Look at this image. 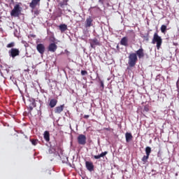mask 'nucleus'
Listing matches in <instances>:
<instances>
[{
    "label": "nucleus",
    "mask_w": 179,
    "mask_h": 179,
    "mask_svg": "<svg viewBox=\"0 0 179 179\" xmlns=\"http://www.w3.org/2000/svg\"><path fill=\"white\" fill-rule=\"evenodd\" d=\"M22 3H18L14 6L13 9L10 11V16L19 17L22 15Z\"/></svg>",
    "instance_id": "1"
},
{
    "label": "nucleus",
    "mask_w": 179,
    "mask_h": 179,
    "mask_svg": "<svg viewBox=\"0 0 179 179\" xmlns=\"http://www.w3.org/2000/svg\"><path fill=\"white\" fill-rule=\"evenodd\" d=\"M128 65L130 68H134L136 63L138 62V56H136V53L132 52L129 55L128 57Z\"/></svg>",
    "instance_id": "2"
},
{
    "label": "nucleus",
    "mask_w": 179,
    "mask_h": 179,
    "mask_svg": "<svg viewBox=\"0 0 179 179\" xmlns=\"http://www.w3.org/2000/svg\"><path fill=\"white\" fill-rule=\"evenodd\" d=\"M156 43L157 50H160L162 44H163V39H162V36H159L157 33L154 34L153 38L152 41V44Z\"/></svg>",
    "instance_id": "3"
},
{
    "label": "nucleus",
    "mask_w": 179,
    "mask_h": 179,
    "mask_svg": "<svg viewBox=\"0 0 179 179\" xmlns=\"http://www.w3.org/2000/svg\"><path fill=\"white\" fill-rule=\"evenodd\" d=\"M8 55L10 58H13V59H15L16 57H19L20 55V50H19V48H13L8 50Z\"/></svg>",
    "instance_id": "4"
},
{
    "label": "nucleus",
    "mask_w": 179,
    "mask_h": 179,
    "mask_svg": "<svg viewBox=\"0 0 179 179\" xmlns=\"http://www.w3.org/2000/svg\"><path fill=\"white\" fill-rule=\"evenodd\" d=\"M36 50L41 55H44V53L45 52V45L43 43H39L36 45Z\"/></svg>",
    "instance_id": "5"
},
{
    "label": "nucleus",
    "mask_w": 179,
    "mask_h": 179,
    "mask_svg": "<svg viewBox=\"0 0 179 179\" xmlns=\"http://www.w3.org/2000/svg\"><path fill=\"white\" fill-rule=\"evenodd\" d=\"M89 43L91 47L94 49H95L96 47H97V45H100V41L96 38H94L93 39H90Z\"/></svg>",
    "instance_id": "6"
},
{
    "label": "nucleus",
    "mask_w": 179,
    "mask_h": 179,
    "mask_svg": "<svg viewBox=\"0 0 179 179\" xmlns=\"http://www.w3.org/2000/svg\"><path fill=\"white\" fill-rule=\"evenodd\" d=\"M40 2H41V0H31L29 3V8L32 10L36 9L37 6H40Z\"/></svg>",
    "instance_id": "7"
},
{
    "label": "nucleus",
    "mask_w": 179,
    "mask_h": 179,
    "mask_svg": "<svg viewBox=\"0 0 179 179\" xmlns=\"http://www.w3.org/2000/svg\"><path fill=\"white\" fill-rule=\"evenodd\" d=\"M77 139L79 145H86V136L80 134Z\"/></svg>",
    "instance_id": "8"
},
{
    "label": "nucleus",
    "mask_w": 179,
    "mask_h": 179,
    "mask_svg": "<svg viewBox=\"0 0 179 179\" xmlns=\"http://www.w3.org/2000/svg\"><path fill=\"white\" fill-rule=\"evenodd\" d=\"M92 26H93V18H92V17L90 16L86 19L85 27V29H87L89 27H92Z\"/></svg>",
    "instance_id": "9"
},
{
    "label": "nucleus",
    "mask_w": 179,
    "mask_h": 179,
    "mask_svg": "<svg viewBox=\"0 0 179 179\" xmlns=\"http://www.w3.org/2000/svg\"><path fill=\"white\" fill-rule=\"evenodd\" d=\"M145 50H143V48H141L140 49H138L136 52V57L139 59H142V58H143L145 57Z\"/></svg>",
    "instance_id": "10"
},
{
    "label": "nucleus",
    "mask_w": 179,
    "mask_h": 179,
    "mask_svg": "<svg viewBox=\"0 0 179 179\" xmlns=\"http://www.w3.org/2000/svg\"><path fill=\"white\" fill-rule=\"evenodd\" d=\"M85 167L88 171H93L94 170V165L92 162H85Z\"/></svg>",
    "instance_id": "11"
},
{
    "label": "nucleus",
    "mask_w": 179,
    "mask_h": 179,
    "mask_svg": "<svg viewBox=\"0 0 179 179\" xmlns=\"http://www.w3.org/2000/svg\"><path fill=\"white\" fill-rule=\"evenodd\" d=\"M30 103L29 105V112L31 113V111H33V109L36 107V99H32L29 100Z\"/></svg>",
    "instance_id": "12"
},
{
    "label": "nucleus",
    "mask_w": 179,
    "mask_h": 179,
    "mask_svg": "<svg viewBox=\"0 0 179 179\" xmlns=\"http://www.w3.org/2000/svg\"><path fill=\"white\" fill-rule=\"evenodd\" d=\"M57 48H58V46L55 43H50L48 48V51L50 52H55L57 51Z\"/></svg>",
    "instance_id": "13"
},
{
    "label": "nucleus",
    "mask_w": 179,
    "mask_h": 179,
    "mask_svg": "<svg viewBox=\"0 0 179 179\" xmlns=\"http://www.w3.org/2000/svg\"><path fill=\"white\" fill-rule=\"evenodd\" d=\"M64 108H65V104L61 105L59 106H57L55 108V114H61L62 111H64Z\"/></svg>",
    "instance_id": "14"
},
{
    "label": "nucleus",
    "mask_w": 179,
    "mask_h": 179,
    "mask_svg": "<svg viewBox=\"0 0 179 179\" xmlns=\"http://www.w3.org/2000/svg\"><path fill=\"white\" fill-rule=\"evenodd\" d=\"M120 44L124 47H128V37L124 36L120 41Z\"/></svg>",
    "instance_id": "15"
},
{
    "label": "nucleus",
    "mask_w": 179,
    "mask_h": 179,
    "mask_svg": "<svg viewBox=\"0 0 179 179\" xmlns=\"http://www.w3.org/2000/svg\"><path fill=\"white\" fill-rule=\"evenodd\" d=\"M57 103H58V100H57L55 99H52L49 102V106H50V108H54V107H55V106H57Z\"/></svg>",
    "instance_id": "16"
},
{
    "label": "nucleus",
    "mask_w": 179,
    "mask_h": 179,
    "mask_svg": "<svg viewBox=\"0 0 179 179\" xmlns=\"http://www.w3.org/2000/svg\"><path fill=\"white\" fill-rule=\"evenodd\" d=\"M125 138H126V142L128 143V142H131L134 136H132V134L127 132L125 134Z\"/></svg>",
    "instance_id": "17"
},
{
    "label": "nucleus",
    "mask_w": 179,
    "mask_h": 179,
    "mask_svg": "<svg viewBox=\"0 0 179 179\" xmlns=\"http://www.w3.org/2000/svg\"><path fill=\"white\" fill-rule=\"evenodd\" d=\"M59 30L60 31H62V33H64V31H66V30H68V26L65 24H62L59 26Z\"/></svg>",
    "instance_id": "18"
},
{
    "label": "nucleus",
    "mask_w": 179,
    "mask_h": 179,
    "mask_svg": "<svg viewBox=\"0 0 179 179\" xmlns=\"http://www.w3.org/2000/svg\"><path fill=\"white\" fill-rule=\"evenodd\" d=\"M108 154V152L105 151L103 152H101L99 155H94V158L96 159V160H98L101 157H104V156H106Z\"/></svg>",
    "instance_id": "19"
},
{
    "label": "nucleus",
    "mask_w": 179,
    "mask_h": 179,
    "mask_svg": "<svg viewBox=\"0 0 179 179\" xmlns=\"http://www.w3.org/2000/svg\"><path fill=\"white\" fill-rule=\"evenodd\" d=\"M43 138L46 142H50V131H45L43 134Z\"/></svg>",
    "instance_id": "20"
},
{
    "label": "nucleus",
    "mask_w": 179,
    "mask_h": 179,
    "mask_svg": "<svg viewBox=\"0 0 179 179\" xmlns=\"http://www.w3.org/2000/svg\"><path fill=\"white\" fill-rule=\"evenodd\" d=\"M150 153H152V148L149 146L145 148V155L148 156H150Z\"/></svg>",
    "instance_id": "21"
},
{
    "label": "nucleus",
    "mask_w": 179,
    "mask_h": 179,
    "mask_svg": "<svg viewBox=\"0 0 179 179\" xmlns=\"http://www.w3.org/2000/svg\"><path fill=\"white\" fill-rule=\"evenodd\" d=\"M167 30V26L163 24L161 26V31L162 33H163L164 34H166V31Z\"/></svg>",
    "instance_id": "22"
},
{
    "label": "nucleus",
    "mask_w": 179,
    "mask_h": 179,
    "mask_svg": "<svg viewBox=\"0 0 179 179\" xmlns=\"http://www.w3.org/2000/svg\"><path fill=\"white\" fill-rule=\"evenodd\" d=\"M68 2H69V0H63L62 2L60 3V6L62 8V6H67Z\"/></svg>",
    "instance_id": "23"
},
{
    "label": "nucleus",
    "mask_w": 179,
    "mask_h": 179,
    "mask_svg": "<svg viewBox=\"0 0 179 179\" xmlns=\"http://www.w3.org/2000/svg\"><path fill=\"white\" fill-rule=\"evenodd\" d=\"M149 159V155H144L143 157L141 159L142 162L145 164L147 163L148 160Z\"/></svg>",
    "instance_id": "24"
},
{
    "label": "nucleus",
    "mask_w": 179,
    "mask_h": 179,
    "mask_svg": "<svg viewBox=\"0 0 179 179\" xmlns=\"http://www.w3.org/2000/svg\"><path fill=\"white\" fill-rule=\"evenodd\" d=\"M30 142H31V144L34 146H36L37 145V143H38V140H37V139H30Z\"/></svg>",
    "instance_id": "25"
},
{
    "label": "nucleus",
    "mask_w": 179,
    "mask_h": 179,
    "mask_svg": "<svg viewBox=\"0 0 179 179\" xmlns=\"http://www.w3.org/2000/svg\"><path fill=\"white\" fill-rule=\"evenodd\" d=\"M15 42H11L6 45V48H14L13 47H15Z\"/></svg>",
    "instance_id": "26"
},
{
    "label": "nucleus",
    "mask_w": 179,
    "mask_h": 179,
    "mask_svg": "<svg viewBox=\"0 0 179 179\" xmlns=\"http://www.w3.org/2000/svg\"><path fill=\"white\" fill-rule=\"evenodd\" d=\"M143 113H148V111H149V106H148V105H145V106H144V109H143Z\"/></svg>",
    "instance_id": "27"
},
{
    "label": "nucleus",
    "mask_w": 179,
    "mask_h": 179,
    "mask_svg": "<svg viewBox=\"0 0 179 179\" xmlns=\"http://www.w3.org/2000/svg\"><path fill=\"white\" fill-rule=\"evenodd\" d=\"M81 75H82V76H85L87 75V71L82 70Z\"/></svg>",
    "instance_id": "28"
},
{
    "label": "nucleus",
    "mask_w": 179,
    "mask_h": 179,
    "mask_svg": "<svg viewBox=\"0 0 179 179\" xmlns=\"http://www.w3.org/2000/svg\"><path fill=\"white\" fill-rule=\"evenodd\" d=\"M100 85L101 87H102L101 90H104V83L102 80L100 81Z\"/></svg>",
    "instance_id": "29"
},
{
    "label": "nucleus",
    "mask_w": 179,
    "mask_h": 179,
    "mask_svg": "<svg viewBox=\"0 0 179 179\" xmlns=\"http://www.w3.org/2000/svg\"><path fill=\"white\" fill-rule=\"evenodd\" d=\"M34 15H36V16H38V15H40V11H38V10H35L34 11Z\"/></svg>",
    "instance_id": "30"
},
{
    "label": "nucleus",
    "mask_w": 179,
    "mask_h": 179,
    "mask_svg": "<svg viewBox=\"0 0 179 179\" xmlns=\"http://www.w3.org/2000/svg\"><path fill=\"white\" fill-rule=\"evenodd\" d=\"M143 38L145 41H149V34H148V36H144Z\"/></svg>",
    "instance_id": "31"
},
{
    "label": "nucleus",
    "mask_w": 179,
    "mask_h": 179,
    "mask_svg": "<svg viewBox=\"0 0 179 179\" xmlns=\"http://www.w3.org/2000/svg\"><path fill=\"white\" fill-rule=\"evenodd\" d=\"M89 117H90L89 115H84V118H85L86 120H87V118H89Z\"/></svg>",
    "instance_id": "32"
},
{
    "label": "nucleus",
    "mask_w": 179,
    "mask_h": 179,
    "mask_svg": "<svg viewBox=\"0 0 179 179\" xmlns=\"http://www.w3.org/2000/svg\"><path fill=\"white\" fill-rule=\"evenodd\" d=\"M104 129H105V131H111V128H110V127L105 128Z\"/></svg>",
    "instance_id": "33"
},
{
    "label": "nucleus",
    "mask_w": 179,
    "mask_h": 179,
    "mask_svg": "<svg viewBox=\"0 0 179 179\" xmlns=\"http://www.w3.org/2000/svg\"><path fill=\"white\" fill-rule=\"evenodd\" d=\"M99 3H104V0H99Z\"/></svg>",
    "instance_id": "34"
},
{
    "label": "nucleus",
    "mask_w": 179,
    "mask_h": 179,
    "mask_svg": "<svg viewBox=\"0 0 179 179\" xmlns=\"http://www.w3.org/2000/svg\"><path fill=\"white\" fill-rule=\"evenodd\" d=\"M131 32H132V34H133V36H134V38H135V37H136V34H135V32H134V31H131Z\"/></svg>",
    "instance_id": "35"
},
{
    "label": "nucleus",
    "mask_w": 179,
    "mask_h": 179,
    "mask_svg": "<svg viewBox=\"0 0 179 179\" xmlns=\"http://www.w3.org/2000/svg\"><path fill=\"white\" fill-rule=\"evenodd\" d=\"M174 45H178V43H174Z\"/></svg>",
    "instance_id": "36"
},
{
    "label": "nucleus",
    "mask_w": 179,
    "mask_h": 179,
    "mask_svg": "<svg viewBox=\"0 0 179 179\" xmlns=\"http://www.w3.org/2000/svg\"><path fill=\"white\" fill-rule=\"evenodd\" d=\"M117 48H118V45L117 46Z\"/></svg>",
    "instance_id": "37"
}]
</instances>
